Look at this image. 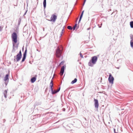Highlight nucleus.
<instances>
[{"label":"nucleus","mask_w":133,"mask_h":133,"mask_svg":"<svg viewBox=\"0 0 133 133\" xmlns=\"http://www.w3.org/2000/svg\"><path fill=\"white\" fill-rule=\"evenodd\" d=\"M13 46H15V44L17 42V35L16 33L14 32L12 34L11 36Z\"/></svg>","instance_id":"1"},{"label":"nucleus","mask_w":133,"mask_h":133,"mask_svg":"<svg viewBox=\"0 0 133 133\" xmlns=\"http://www.w3.org/2000/svg\"><path fill=\"white\" fill-rule=\"evenodd\" d=\"M61 53L62 51L60 50V48L59 47H58L56 52V57L58 58L61 55Z\"/></svg>","instance_id":"2"},{"label":"nucleus","mask_w":133,"mask_h":133,"mask_svg":"<svg viewBox=\"0 0 133 133\" xmlns=\"http://www.w3.org/2000/svg\"><path fill=\"white\" fill-rule=\"evenodd\" d=\"M57 18V16L54 14L52 15L50 18V21L53 22H55Z\"/></svg>","instance_id":"3"},{"label":"nucleus","mask_w":133,"mask_h":133,"mask_svg":"<svg viewBox=\"0 0 133 133\" xmlns=\"http://www.w3.org/2000/svg\"><path fill=\"white\" fill-rule=\"evenodd\" d=\"M22 57V53L21 50H20L19 53L17 54L16 56V60L17 62Z\"/></svg>","instance_id":"4"},{"label":"nucleus","mask_w":133,"mask_h":133,"mask_svg":"<svg viewBox=\"0 0 133 133\" xmlns=\"http://www.w3.org/2000/svg\"><path fill=\"white\" fill-rule=\"evenodd\" d=\"M114 79L113 77L112 76L111 74H110L109 77L108 78V81H109V83L112 84L113 83Z\"/></svg>","instance_id":"5"},{"label":"nucleus","mask_w":133,"mask_h":133,"mask_svg":"<svg viewBox=\"0 0 133 133\" xmlns=\"http://www.w3.org/2000/svg\"><path fill=\"white\" fill-rule=\"evenodd\" d=\"M4 81L6 85H7L8 82V74H7L4 77Z\"/></svg>","instance_id":"6"},{"label":"nucleus","mask_w":133,"mask_h":133,"mask_svg":"<svg viewBox=\"0 0 133 133\" xmlns=\"http://www.w3.org/2000/svg\"><path fill=\"white\" fill-rule=\"evenodd\" d=\"M97 59V58L96 56L93 57L91 59L92 62L93 64L96 63Z\"/></svg>","instance_id":"7"},{"label":"nucleus","mask_w":133,"mask_h":133,"mask_svg":"<svg viewBox=\"0 0 133 133\" xmlns=\"http://www.w3.org/2000/svg\"><path fill=\"white\" fill-rule=\"evenodd\" d=\"M65 68V66H63L61 69V71L60 73V75L61 76H62L63 74Z\"/></svg>","instance_id":"8"},{"label":"nucleus","mask_w":133,"mask_h":133,"mask_svg":"<svg viewBox=\"0 0 133 133\" xmlns=\"http://www.w3.org/2000/svg\"><path fill=\"white\" fill-rule=\"evenodd\" d=\"M26 51H27V50H26V49L25 50V51L24 52L23 54V57L22 58V62H24L25 60V59L26 58Z\"/></svg>","instance_id":"9"},{"label":"nucleus","mask_w":133,"mask_h":133,"mask_svg":"<svg viewBox=\"0 0 133 133\" xmlns=\"http://www.w3.org/2000/svg\"><path fill=\"white\" fill-rule=\"evenodd\" d=\"M94 101L95 102V107L96 108H98V100L95 99H94Z\"/></svg>","instance_id":"10"},{"label":"nucleus","mask_w":133,"mask_h":133,"mask_svg":"<svg viewBox=\"0 0 133 133\" xmlns=\"http://www.w3.org/2000/svg\"><path fill=\"white\" fill-rule=\"evenodd\" d=\"M36 79V78L35 77H33L31 78V81L32 83H34Z\"/></svg>","instance_id":"11"},{"label":"nucleus","mask_w":133,"mask_h":133,"mask_svg":"<svg viewBox=\"0 0 133 133\" xmlns=\"http://www.w3.org/2000/svg\"><path fill=\"white\" fill-rule=\"evenodd\" d=\"M53 85V82L52 81H51L50 82V86L51 87V89L52 90V91H53V88H52V87Z\"/></svg>","instance_id":"12"},{"label":"nucleus","mask_w":133,"mask_h":133,"mask_svg":"<svg viewBox=\"0 0 133 133\" xmlns=\"http://www.w3.org/2000/svg\"><path fill=\"white\" fill-rule=\"evenodd\" d=\"M84 12V11H83L82 13V14L81 15V16H80V18H79V21H78V23H79L81 21V19L82 17V16H83V12Z\"/></svg>","instance_id":"13"},{"label":"nucleus","mask_w":133,"mask_h":133,"mask_svg":"<svg viewBox=\"0 0 133 133\" xmlns=\"http://www.w3.org/2000/svg\"><path fill=\"white\" fill-rule=\"evenodd\" d=\"M132 39L131 40L130 42L131 46V47L133 48V39L132 38H131Z\"/></svg>","instance_id":"14"},{"label":"nucleus","mask_w":133,"mask_h":133,"mask_svg":"<svg viewBox=\"0 0 133 133\" xmlns=\"http://www.w3.org/2000/svg\"><path fill=\"white\" fill-rule=\"evenodd\" d=\"M76 28H77L76 29H78V28H79V26H77V24H75V25L73 27V30H74Z\"/></svg>","instance_id":"15"},{"label":"nucleus","mask_w":133,"mask_h":133,"mask_svg":"<svg viewBox=\"0 0 133 133\" xmlns=\"http://www.w3.org/2000/svg\"><path fill=\"white\" fill-rule=\"evenodd\" d=\"M44 8H45L46 6V0H44L43 2Z\"/></svg>","instance_id":"16"},{"label":"nucleus","mask_w":133,"mask_h":133,"mask_svg":"<svg viewBox=\"0 0 133 133\" xmlns=\"http://www.w3.org/2000/svg\"><path fill=\"white\" fill-rule=\"evenodd\" d=\"M77 79L76 78H75L74 79V80H73L71 82V83L72 84H73L75 83H76L77 81Z\"/></svg>","instance_id":"17"},{"label":"nucleus","mask_w":133,"mask_h":133,"mask_svg":"<svg viewBox=\"0 0 133 133\" xmlns=\"http://www.w3.org/2000/svg\"><path fill=\"white\" fill-rule=\"evenodd\" d=\"M60 88H59V89H57V90H56V92H52V94H55L57 93V92H58L59 91V90H60Z\"/></svg>","instance_id":"18"},{"label":"nucleus","mask_w":133,"mask_h":133,"mask_svg":"<svg viewBox=\"0 0 133 133\" xmlns=\"http://www.w3.org/2000/svg\"><path fill=\"white\" fill-rule=\"evenodd\" d=\"M60 88H59V89H57V90H56V92H52V94H55L57 93V92H58L59 91V90H60Z\"/></svg>","instance_id":"19"},{"label":"nucleus","mask_w":133,"mask_h":133,"mask_svg":"<svg viewBox=\"0 0 133 133\" xmlns=\"http://www.w3.org/2000/svg\"><path fill=\"white\" fill-rule=\"evenodd\" d=\"M7 91L6 90H5L4 92V97L5 98L6 97V94L7 93Z\"/></svg>","instance_id":"20"},{"label":"nucleus","mask_w":133,"mask_h":133,"mask_svg":"<svg viewBox=\"0 0 133 133\" xmlns=\"http://www.w3.org/2000/svg\"><path fill=\"white\" fill-rule=\"evenodd\" d=\"M130 26L131 28H133V21H131L130 23Z\"/></svg>","instance_id":"21"},{"label":"nucleus","mask_w":133,"mask_h":133,"mask_svg":"<svg viewBox=\"0 0 133 133\" xmlns=\"http://www.w3.org/2000/svg\"><path fill=\"white\" fill-rule=\"evenodd\" d=\"M92 61L91 62H89L88 63V65L89 66H92L93 65H92Z\"/></svg>","instance_id":"22"},{"label":"nucleus","mask_w":133,"mask_h":133,"mask_svg":"<svg viewBox=\"0 0 133 133\" xmlns=\"http://www.w3.org/2000/svg\"><path fill=\"white\" fill-rule=\"evenodd\" d=\"M64 26L63 27V28L62 29V31L61 33V36L62 35V34H63V32L64 30Z\"/></svg>","instance_id":"23"},{"label":"nucleus","mask_w":133,"mask_h":133,"mask_svg":"<svg viewBox=\"0 0 133 133\" xmlns=\"http://www.w3.org/2000/svg\"><path fill=\"white\" fill-rule=\"evenodd\" d=\"M67 28L68 29H69V30H71L72 29V28L71 26H68Z\"/></svg>","instance_id":"24"},{"label":"nucleus","mask_w":133,"mask_h":133,"mask_svg":"<svg viewBox=\"0 0 133 133\" xmlns=\"http://www.w3.org/2000/svg\"><path fill=\"white\" fill-rule=\"evenodd\" d=\"M64 62V61H62L59 64L60 65H61L62 64H63Z\"/></svg>","instance_id":"25"},{"label":"nucleus","mask_w":133,"mask_h":133,"mask_svg":"<svg viewBox=\"0 0 133 133\" xmlns=\"http://www.w3.org/2000/svg\"><path fill=\"white\" fill-rule=\"evenodd\" d=\"M80 56L81 57V58H83V56L82 55V53L80 52Z\"/></svg>","instance_id":"26"},{"label":"nucleus","mask_w":133,"mask_h":133,"mask_svg":"<svg viewBox=\"0 0 133 133\" xmlns=\"http://www.w3.org/2000/svg\"><path fill=\"white\" fill-rule=\"evenodd\" d=\"M3 27L1 26H0V30L1 31Z\"/></svg>","instance_id":"27"},{"label":"nucleus","mask_w":133,"mask_h":133,"mask_svg":"<svg viewBox=\"0 0 133 133\" xmlns=\"http://www.w3.org/2000/svg\"><path fill=\"white\" fill-rule=\"evenodd\" d=\"M86 1V0H84V3H85V2Z\"/></svg>","instance_id":"28"},{"label":"nucleus","mask_w":133,"mask_h":133,"mask_svg":"<svg viewBox=\"0 0 133 133\" xmlns=\"http://www.w3.org/2000/svg\"><path fill=\"white\" fill-rule=\"evenodd\" d=\"M56 90H54V91H52V92H56Z\"/></svg>","instance_id":"29"},{"label":"nucleus","mask_w":133,"mask_h":133,"mask_svg":"<svg viewBox=\"0 0 133 133\" xmlns=\"http://www.w3.org/2000/svg\"><path fill=\"white\" fill-rule=\"evenodd\" d=\"M114 131L115 132V129H114Z\"/></svg>","instance_id":"30"},{"label":"nucleus","mask_w":133,"mask_h":133,"mask_svg":"<svg viewBox=\"0 0 133 133\" xmlns=\"http://www.w3.org/2000/svg\"><path fill=\"white\" fill-rule=\"evenodd\" d=\"M115 133H116V132H115Z\"/></svg>","instance_id":"31"},{"label":"nucleus","mask_w":133,"mask_h":133,"mask_svg":"<svg viewBox=\"0 0 133 133\" xmlns=\"http://www.w3.org/2000/svg\"><path fill=\"white\" fill-rule=\"evenodd\" d=\"M1 31L0 30V31Z\"/></svg>","instance_id":"32"}]
</instances>
